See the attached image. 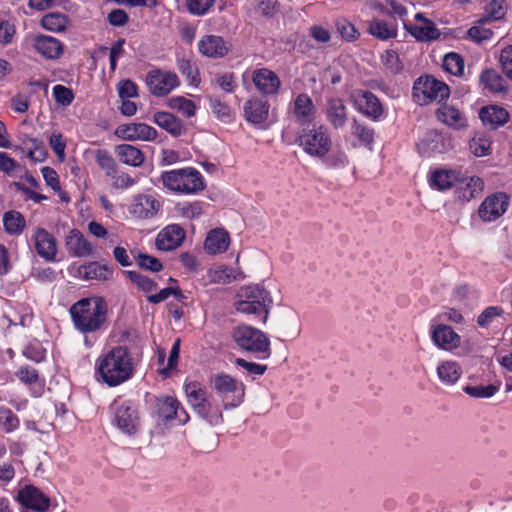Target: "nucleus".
<instances>
[{
    "label": "nucleus",
    "instance_id": "20e7f679",
    "mask_svg": "<svg viewBox=\"0 0 512 512\" xmlns=\"http://www.w3.org/2000/svg\"><path fill=\"white\" fill-rule=\"evenodd\" d=\"M233 340L241 349L258 354L260 359H267L271 355L270 340L257 328L237 327L233 332Z\"/></svg>",
    "mask_w": 512,
    "mask_h": 512
},
{
    "label": "nucleus",
    "instance_id": "f3484780",
    "mask_svg": "<svg viewBox=\"0 0 512 512\" xmlns=\"http://www.w3.org/2000/svg\"><path fill=\"white\" fill-rule=\"evenodd\" d=\"M484 189V182L480 177L472 176L458 179L455 195L461 202H468L479 197Z\"/></svg>",
    "mask_w": 512,
    "mask_h": 512
},
{
    "label": "nucleus",
    "instance_id": "0eeeda50",
    "mask_svg": "<svg viewBox=\"0 0 512 512\" xmlns=\"http://www.w3.org/2000/svg\"><path fill=\"white\" fill-rule=\"evenodd\" d=\"M300 147L313 157L322 158L329 153L332 140L328 130L323 125L304 128L298 138Z\"/></svg>",
    "mask_w": 512,
    "mask_h": 512
},
{
    "label": "nucleus",
    "instance_id": "a19ab883",
    "mask_svg": "<svg viewBox=\"0 0 512 512\" xmlns=\"http://www.w3.org/2000/svg\"><path fill=\"white\" fill-rule=\"evenodd\" d=\"M480 80L487 88H489L493 92H505L507 91V85L505 80L501 75L493 70L484 71Z\"/></svg>",
    "mask_w": 512,
    "mask_h": 512
},
{
    "label": "nucleus",
    "instance_id": "79ce46f5",
    "mask_svg": "<svg viewBox=\"0 0 512 512\" xmlns=\"http://www.w3.org/2000/svg\"><path fill=\"white\" fill-rule=\"evenodd\" d=\"M441 141V136L431 131L427 133L418 143L417 148L418 151L422 154H431L435 152H441L439 145Z\"/></svg>",
    "mask_w": 512,
    "mask_h": 512
},
{
    "label": "nucleus",
    "instance_id": "393cba45",
    "mask_svg": "<svg viewBox=\"0 0 512 512\" xmlns=\"http://www.w3.org/2000/svg\"><path fill=\"white\" fill-rule=\"evenodd\" d=\"M436 374L443 385L453 386L461 378L462 369L456 361L444 360L437 365Z\"/></svg>",
    "mask_w": 512,
    "mask_h": 512
},
{
    "label": "nucleus",
    "instance_id": "49530a36",
    "mask_svg": "<svg viewBox=\"0 0 512 512\" xmlns=\"http://www.w3.org/2000/svg\"><path fill=\"white\" fill-rule=\"evenodd\" d=\"M213 387L218 394L225 396L236 391L237 382L230 375L220 374L214 377Z\"/></svg>",
    "mask_w": 512,
    "mask_h": 512
},
{
    "label": "nucleus",
    "instance_id": "5fc2aeb1",
    "mask_svg": "<svg viewBox=\"0 0 512 512\" xmlns=\"http://www.w3.org/2000/svg\"><path fill=\"white\" fill-rule=\"evenodd\" d=\"M117 92L121 100L130 99L138 96L137 85L130 79L121 80L117 84Z\"/></svg>",
    "mask_w": 512,
    "mask_h": 512
},
{
    "label": "nucleus",
    "instance_id": "13d9d810",
    "mask_svg": "<svg viewBox=\"0 0 512 512\" xmlns=\"http://www.w3.org/2000/svg\"><path fill=\"white\" fill-rule=\"evenodd\" d=\"M503 314V309L498 306H489L477 317V324L481 327L488 326L492 320Z\"/></svg>",
    "mask_w": 512,
    "mask_h": 512
},
{
    "label": "nucleus",
    "instance_id": "f8f14e48",
    "mask_svg": "<svg viewBox=\"0 0 512 512\" xmlns=\"http://www.w3.org/2000/svg\"><path fill=\"white\" fill-rule=\"evenodd\" d=\"M431 339L438 348L445 351H453L461 345V336L446 324L432 325Z\"/></svg>",
    "mask_w": 512,
    "mask_h": 512
},
{
    "label": "nucleus",
    "instance_id": "4d7b16f0",
    "mask_svg": "<svg viewBox=\"0 0 512 512\" xmlns=\"http://www.w3.org/2000/svg\"><path fill=\"white\" fill-rule=\"evenodd\" d=\"M352 134L357 137L362 143L370 144L374 139V132L372 129L360 124L354 120L351 127Z\"/></svg>",
    "mask_w": 512,
    "mask_h": 512
},
{
    "label": "nucleus",
    "instance_id": "4468645a",
    "mask_svg": "<svg viewBox=\"0 0 512 512\" xmlns=\"http://www.w3.org/2000/svg\"><path fill=\"white\" fill-rule=\"evenodd\" d=\"M179 401L171 396L160 397L156 401L158 416L163 420H172L178 418L180 423L185 424L189 420V416L184 409L179 411Z\"/></svg>",
    "mask_w": 512,
    "mask_h": 512
},
{
    "label": "nucleus",
    "instance_id": "6ab92c4d",
    "mask_svg": "<svg viewBox=\"0 0 512 512\" xmlns=\"http://www.w3.org/2000/svg\"><path fill=\"white\" fill-rule=\"evenodd\" d=\"M252 80L256 88L264 95L277 94L281 86L277 74L267 68L255 70Z\"/></svg>",
    "mask_w": 512,
    "mask_h": 512
},
{
    "label": "nucleus",
    "instance_id": "9b49d317",
    "mask_svg": "<svg viewBox=\"0 0 512 512\" xmlns=\"http://www.w3.org/2000/svg\"><path fill=\"white\" fill-rule=\"evenodd\" d=\"M114 422L118 429L128 436L135 435L140 428L137 409L130 403H123L115 409Z\"/></svg>",
    "mask_w": 512,
    "mask_h": 512
},
{
    "label": "nucleus",
    "instance_id": "f257e3e1",
    "mask_svg": "<svg viewBox=\"0 0 512 512\" xmlns=\"http://www.w3.org/2000/svg\"><path fill=\"white\" fill-rule=\"evenodd\" d=\"M133 371V358L124 346L114 347L98 359L97 372L102 381L110 387L129 380Z\"/></svg>",
    "mask_w": 512,
    "mask_h": 512
},
{
    "label": "nucleus",
    "instance_id": "c03bdc74",
    "mask_svg": "<svg viewBox=\"0 0 512 512\" xmlns=\"http://www.w3.org/2000/svg\"><path fill=\"white\" fill-rule=\"evenodd\" d=\"M168 106L173 109L177 110L178 112L182 113L186 117H192L196 113V105L195 103L187 99L183 96H176L172 97L168 101Z\"/></svg>",
    "mask_w": 512,
    "mask_h": 512
},
{
    "label": "nucleus",
    "instance_id": "412c9836",
    "mask_svg": "<svg viewBox=\"0 0 512 512\" xmlns=\"http://www.w3.org/2000/svg\"><path fill=\"white\" fill-rule=\"evenodd\" d=\"M479 117L484 126L496 130L508 122L509 113L503 107L492 105L481 108Z\"/></svg>",
    "mask_w": 512,
    "mask_h": 512
},
{
    "label": "nucleus",
    "instance_id": "a18cd8bd",
    "mask_svg": "<svg viewBox=\"0 0 512 512\" xmlns=\"http://www.w3.org/2000/svg\"><path fill=\"white\" fill-rule=\"evenodd\" d=\"M96 162L106 175L114 178L117 173V164L111 154L103 149H98L95 153Z\"/></svg>",
    "mask_w": 512,
    "mask_h": 512
},
{
    "label": "nucleus",
    "instance_id": "774afa93",
    "mask_svg": "<svg viewBox=\"0 0 512 512\" xmlns=\"http://www.w3.org/2000/svg\"><path fill=\"white\" fill-rule=\"evenodd\" d=\"M41 173L48 186H50L54 191H60L58 174L53 168L48 166L42 167Z\"/></svg>",
    "mask_w": 512,
    "mask_h": 512
},
{
    "label": "nucleus",
    "instance_id": "052dcab7",
    "mask_svg": "<svg viewBox=\"0 0 512 512\" xmlns=\"http://www.w3.org/2000/svg\"><path fill=\"white\" fill-rule=\"evenodd\" d=\"M215 0H187V7L194 15H204L213 6Z\"/></svg>",
    "mask_w": 512,
    "mask_h": 512
},
{
    "label": "nucleus",
    "instance_id": "72a5a7b5",
    "mask_svg": "<svg viewBox=\"0 0 512 512\" xmlns=\"http://www.w3.org/2000/svg\"><path fill=\"white\" fill-rule=\"evenodd\" d=\"M327 119L335 128H342L347 121L346 106L340 99H332L327 106Z\"/></svg>",
    "mask_w": 512,
    "mask_h": 512
},
{
    "label": "nucleus",
    "instance_id": "37998d69",
    "mask_svg": "<svg viewBox=\"0 0 512 512\" xmlns=\"http://www.w3.org/2000/svg\"><path fill=\"white\" fill-rule=\"evenodd\" d=\"M124 273L139 290L145 293L152 292L157 288L155 281L137 271L127 270Z\"/></svg>",
    "mask_w": 512,
    "mask_h": 512
},
{
    "label": "nucleus",
    "instance_id": "4c0bfd02",
    "mask_svg": "<svg viewBox=\"0 0 512 512\" xmlns=\"http://www.w3.org/2000/svg\"><path fill=\"white\" fill-rule=\"evenodd\" d=\"M4 229L8 234H20L25 228L26 221L18 211H9L3 215Z\"/></svg>",
    "mask_w": 512,
    "mask_h": 512
},
{
    "label": "nucleus",
    "instance_id": "a211bd4d",
    "mask_svg": "<svg viewBox=\"0 0 512 512\" xmlns=\"http://www.w3.org/2000/svg\"><path fill=\"white\" fill-rule=\"evenodd\" d=\"M201 54L209 58H222L230 50V45L218 35H205L198 42Z\"/></svg>",
    "mask_w": 512,
    "mask_h": 512
},
{
    "label": "nucleus",
    "instance_id": "a878e982",
    "mask_svg": "<svg viewBox=\"0 0 512 512\" xmlns=\"http://www.w3.org/2000/svg\"><path fill=\"white\" fill-rule=\"evenodd\" d=\"M123 137L128 140L151 141L157 137V131L145 123H131L119 128Z\"/></svg>",
    "mask_w": 512,
    "mask_h": 512
},
{
    "label": "nucleus",
    "instance_id": "603ef678",
    "mask_svg": "<svg viewBox=\"0 0 512 512\" xmlns=\"http://www.w3.org/2000/svg\"><path fill=\"white\" fill-rule=\"evenodd\" d=\"M0 426L6 433H11L19 426L18 417L8 408H0Z\"/></svg>",
    "mask_w": 512,
    "mask_h": 512
},
{
    "label": "nucleus",
    "instance_id": "ea45409f",
    "mask_svg": "<svg viewBox=\"0 0 512 512\" xmlns=\"http://www.w3.org/2000/svg\"><path fill=\"white\" fill-rule=\"evenodd\" d=\"M69 20L65 14L54 12L43 16L42 27L52 32H61L66 29Z\"/></svg>",
    "mask_w": 512,
    "mask_h": 512
},
{
    "label": "nucleus",
    "instance_id": "bb28decb",
    "mask_svg": "<svg viewBox=\"0 0 512 512\" xmlns=\"http://www.w3.org/2000/svg\"><path fill=\"white\" fill-rule=\"evenodd\" d=\"M293 114L297 121L304 124L310 122L315 114L312 99L305 93L299 94L294 100Z\"/></svg>",
    "mask_w": 512,
    "mask_h": 512
},
{
    "label": "nucleus",
    "instance_id": "7ed1b4c3",
    "mask_svg": "<svg viewBox=\"0 0 512 512\" xmlns=\"http://www.w3.org/2000/svg\"><path fill=\"white\" fill-rule=\"evenodd\" d=\"M234 307L237 312L243 314H264L263 322L268 317V306L270 301L269 293L259 285L241 287L236 294Z\"/></svg>",
    "mask_w": 512,
    "mask_h": 512
},
{
    "label": "nucleus",
    "instance_id": "e433bc0d",
    "mask_svg": "<svg viewBox=\"0 0 512 512\" xmlns=\"http://www.w3.org/2000/svg\"><path fill=\"white\" fill-rule=\"evenodd\" d=\"M79 274L85 279L107 280L111 277L112 271L105 265L92 262L81 266Z\"/></svg>",
    "mask_w": 512,
    "mask_h": 512
},
{
    "label": "nucleus",
    "instance_id": "0e129e2a",
    "mask_svg": "<svg viewBox=\"0 0 512 512\" xmlns=\"http://www.w3.org/2000/svg\"><path fill=\"white\" fill-rule=\"evenodd\" d=\"M235 363H236L237 366L242 367L243 369H245L251 375L261 376L267 370V366L266 365H261V364H257V363H254V362H249V361H247V360H245L243 358H237L235 360Z\"/></svg>",
    "mask_w": 512,
    "mask_h": 512
},
{
    "label": "nucleus",
    "instance_id": "5701e85b",
    "mask_svg": "<svg viewBox=\"0 0 512 512\" xmlns=\"http://www.w3.org/2000/svg\"><path fill=\"white\" fill-rule=\"evenodd\" d=\"M269 109L268 101L252 98L244 104V116L253 124H261L267 120Z\"/></svg>",
    "mask_w": 512,
    "mask_h": 512
},
{
    "label": "nucleus",
    "instance_id": "680f3d73",
    "mask_svg": "<svg viewBox=\"0 0 512 512\" xmlns=\"http://www.w3.org/2000/svg\"><path fill=\"white\" fill-rule=\"evenodd\" d=\"M503 73L512 80V45L502 49L499 57Z\"/></svg>",
    "mask_w": 512,
    "mask_h": 512
},
{
    "label": "nucleus",
    "instance_id": "39448f33",
    "mask_svg": "<svg viewBox=\"0 0 512 512\" xmlns=\"http://www.w3.org/2000/svg\"><path fill=\"white\" fill-rule=\"evenodd\" d=\"M161 178L165 187L176 192L196 193L205 187L203 177L193 168L168 171Z\"/></svg>",
    "mask_w": 512,
    "mask_h": 512
},
{
    "label": "nucleus",
    "instance_id": "4be33fe9",
    "mask_svg": "<svg viewBox=\"0 0 512 512\" xmlns=\"http://www.w3.org/2000/svg\"><path fill=\"white\" fill-rule=\"evenodd\" d=\"M65 244L68 253L74 257L89 256L93 250L91 243L85 239L80 231L76 229L69 232L66 237Z\"/></svg>",
    "mask_w": 512,
    "mask_h": 512
},
{
    "label": "nucleus",
    "instance_id": "338daca9",
    "mask_svg": "<svg viewBox=\"0 0 512 512\" xmlns=\"http://www.w3.org/2000/svg\"><path fill=\"white\" fill-rule=\"evenodd\" d=\"M110 25L122 27L127 24L129 16L123 9H113L107 16Z\"/></svg>",
    "mask_w": 512,
    "mask_h": 512
},
{
    "label": "nucleus",
    "instance_id": "09e8293b",
    "mask_svg": "<svg viewBox=\"0 0 512 512\" xmlns=\"http://www.w3.org/2000/svg\"><path fill=\"white\" fill-rule=\"evenodd\" d=\"M443 68L452 75H461L464 71V60L457 53H448L443 58Z\"/></svg>",
    "mask_w": 512,
    "mask_h": 512
},
{
    "label": "nucleus",
    "instance_id": "69168bd1",
    "mask_svg": "<svg viewBox=\"0 0 512 512\" xmlns=\"http://www.w3.org/2000/svg\"><path fill=\"white\" fill-rule=\"evenodd\" d=\"M180 353V339H177L174 344L172 345V348L169 353V358L167 362V366L163 369H160L159 372L165 376L168 375V372L176 367L177 360L179 358Z\"/></svg>",
    "mask_w": 512,
    "mask_h": 512
},
{
    "label": "nucleus",
    "instance_id": "ddd939ff",
    "mask_svg": "<svg viewBox=\"0 0 512 512\" xmlns=\"http://www.w3.org/2000/svg\"><path fill=\"white\" fill-rule=\"evenodd\" d=\"M17 499L19 502L37 512H46L51 506L49 497H47L40 489L28 485L18 492Z\"/></svg>",
    "mask_w": 512,
    "mask_h": 512
},
{
    "label": "nucleus",
    "instance_id": "f704fd0d",
    "mask_svg": "<svg viewBox=\"0 0 512 512\" xmlns=\"http://www.w3.org/2000/svg\"><path fill=\"white\" fill-rule=\"evenodd\" d=\"M368 32L377 39L388 40L397 36V26L374 18L369 22Z\"/></svg>",
    "mask_w": 512,
    "mask_h": 512
},
{
    "label": "nucleus",
    "instance_id": "58836bf2",
    "mask_svg": "<svg viewBox=\"0 0 512 512\" xmlns=\"http://www.w3.org/2000/svg\"><path fill=\"white\" fill-rule=\"evenodd\" d=\"M458 177L454 171L438 170L432 174L431 185L438 190H447L456 186Z\"/></svg>",
    "mask_w": 512,
    "mask_h": 512
},
{
    "label": "nucleus",
    "instance_id": "7c9ffc66",
    "mask_svg": "<svg viewBox=\"0 0 512 512\" xmlns=\"http://www.w3.org/2000/svg\"><path fill=\"white\" fill-rule=\"evenodd\" d=\"M154 122L173 136H180L185 132L182 121L169 112H156Z\"/></svg>",
    "mask_w": 512,
    "mask_h": 512
},
{
    "label": "nucleus",
    "instance_id": "f03ea898",
    "mask_svg": "<svg viewBox=\"0 0 512 512\" xmlns=\"http://www.w3.org/2000/svg\"><path fill=\"white\" fill-rule=\"evenodd\" d=\"M73 324L87 334L99 330L107 319V305L102 297L83 298L70 308Z\"/></svg>",
    "mask_w": 512,
    "mask_h": 512
},
{
    "label": "nucleus",
    "instance_id": "9d476101",
    "mask_svg": "<svg viewBox=\"0 0 512 512\" xmlns=\"http://www.w3.org/2000/svg\"><path fill=\"white\" fill-rule=\"evenodd\" d=\"M509 206V197L506 193L497 192L487 196L478 208L477 214L484 222H493L499 219Z\"/></svg>",
    "mask_w": 512,
    "mask_h": 512
},
{
    "label": "nucleus",
    "instance_id": "dca6fc26",
    "mask_svg": "<svg viewBox=\"0 0 512 512\" xmlns=\"http://www.w3.org/2000/svg\"><path fill=\"white\" fill-rule=\"evenodd\" d=\"M185 238V231L177 224L165 227L156 238V247L162 251H171L178 248Z\"/></svg>",
    "mask_w": 512,
    "mask_h": 512
},
{
    "label": "nucleus",
    "instance_id": "423d86ee",
    "mask_svg": "<svg viewBox=\"0 0 512 512\" xmlns=\"http://www.w3.org/2000/svg\"><path fill=\"white\" fill-rule=\"evenodd\" d=\"M187 403L193 411L211 424L218 425L222 420V414H213L212 397L198 382H190L185 385Z\"/></svg>",
    "mask_w": 512,
    "mask_h": 512
},
{
    "label": "nucleus",
    "instance_id": "e2e57ef3",
    "mask_svg": "<svg viewBox=\"0 0 512 512\" xmlns=\"http://www.w3.org/2000/svg\"><path fill=\"white\" fill-rule=\"evenodd\" d=\"M467 36L471 40L481 43L483 41L489 40L493 36V31L488 28H484L481 26H473L468 29Z\"/></svg>",
    "mask_w": 512,
    "mask_h": 512
},
{
    "label": "nucleus",
    "instance_id": "c9c22d12",
    "mask_svg": "<svg viewBox=\"0 0 512 512\" xmlns=\"http://www.w3.org/2000/svg\"><path fill=\"white\" fill-rule=\"evenodd\" d=\"M279 333L289 339H296L301 334V322L297 314L287 313L279 324Z\"/></svg>",
    "mask_w": 512,
    "mask_h": 512
},
{
    "label": "nucleus",
    "instance_id": "de8ad7c7",
    "mask_svg": "<svg viewBox=\"0 0 512 512\" xmlns=\"http://www.w3.org/2000/svg\"><path fill=\"white\" fill-rule=\"evenodd\" d=\"M463 391L467 395L472 397V398L488 399V398L493 397L497 393L498 386L493 385V384H489V385H486V386H483V385H478V386L466 385V386L463 387Z\"/></svg>",
    "mask_w": 512,
    "mask_h": 512
},
{
    "label": "nucleus",
    "instance_id": "c756f323",
    "mask_svg": "<svg viewBox=\"0 0 512 512\" xmlns=\"http://www.w3.org/2000/svg\"><path fill=\"white\" fill-rule=\"evenodd\" d=\"M359 110L374 119L379 118L383 109L379 99L370 91L362 92L356 100Z\"/></svg>",
    "mask_w": 512,
    "mask_h": 512
},
{
    "label": "nucleus",
    "instance_id": "c85d7f7f",
    "mask_svg": "<svg viewBox=\"0 0 512 512\" xmlns=\"http://www.w3.org/2000/svg\"><path fill=\"white\" fill-rule=\"evenodd\" d=\"M438 119L456 130L466 127L465 116L452 105H442L437 111Z\"/></svg>",
    "mask_w": 512,
    "mask_h": 512
},
{
    "label": "nucleus",
    "instance_id": "b1692460",
    "mask_svg": "<svg viewBox=\"0 0 512 512\" xmlns=\"http://www.w3.org/2000/svg\"><path fill=\"white\" fill-rule=\"evenodd\" d=\"M33 46L38 53L47 59H57L63 54L62 43L51 36L39 35L35 37Z\"/></svg>",
    "mask_w": 512,
    "mask_h": 512
},
{
    "label": "nucleus",
    "instance_id": "bf43d9fd",
    "mask_svg": "<svg viewBox=\"0 0 512 512\" xmlns=\"http://www.w3.org/2000/svg\"><path fill=\"white\" fill-rule=\"evenodd\" d=\"M53 95L56 102L63 106L70 105L74 99L72 90L60 84L53 87Z\"/></svg>",
    "mask_w": 512,
    "mask_h": 512
},
{
    "label": "nucleus",
    "instance_id": "6e6d98bb",
    "mask_svg": "<svg viewBox=\"0 0 512 512\" xmlns=\"http://www.w3.org/2000/svg\"><path fill=\"white\" fill-rule=\"evenodd\" d=\"M178 69L189 80L190 84L196 85L199 82L197 68L190 60L180 59Z\"/></svg>",
    "mask_w": 512,
    "mask_h": 512
},
{
    "label": "nucleus",
    "instance_id": "cd10ccee",
    "mask_svg": "<svg viewBox=\"0 0 512 512\" xmlns=\"http://www.w3.org/2000/svg\"><path fill=\"white\" fill-rule=\"evenodd\" d=\"M159 209V202L150 195H139L135 198L131 212L138 218H150Z\"/></svg>",
    "mask_w": 512,
    "mask_h": 512
},
{
    "label": "nucleus",
    "instance_id": "6e6552de",
    "mask_svg": "<svg viewBox=\"0 0 512 512\" xmlns=\"http://www.w3.org/2000/svg\"><path fill=\"white\" fill-rule=\"evenodd\" d=\"M450 88L431 76L419 77L413 86V97L421 105L442 101L449 97Z\"/></svg>",
    "mask_w": 512,
    "mask_h": 512
},
{
    "label": "nucleus",
    "instance_id": "2eb2a0df",
    "mask_svg": "<svg viewBox=\"0 0 512 512\" xmlns=\"http://www.w3.org/2000/svg\"><path fill=\"white\" fill-rule=\"evenodd\" d=\"M34 247L37 254L47 261L55 259L57 244L54 236L44 228H37L33 234Z\"/></svg>",
    "mask_w": 512,
    "mask_h": 512
},
{
    "label": "nucleus",
    "instance_id": "8fccbe9b",
    "mask_svg": "<svg viewBox=\"0 0 512 512\" xmlns=\"http://www.w3.org/2000/svg\"><path fill=\"white\" fill-rule=\"evenodd\" d=\"M134 260L138 267L147 271L159 272L163 268L162 263L156 257L146 253L138 252L134 256Z\"/></svg>",
    "mask_w": 512,
    "mask_h": 512
},
{
    "label": "nucleus",
    "instance_id": "3c124183",
    "mask_svg": "<svg viewBox=\"0 0 512 512\" xmlns=\"http://www.w3.org/2000/svg\"><path fill=\"white\" fill-rule=\"evenodd\" d=\"M469 148L476 157H483L491 153V141L484 135L475 136L471 139Z\"/></svg>",
    "mask_w": 512,
    "mask_h": 512
},
{
    "label": "nucleus",
    "instance_id": "aec40b11",
    "mask_svg": "<svg viewBox=\"0 0 512 512\" xmlns=\"http://www.w3.org/2000/svg\"><path fill=\"white\" fill-rule=\"evenodd\" d=\"M229 244V233L223 228H216L207 234L204 241V249L208 254L215 255L225 252Z\"/></svg>",
    "mask_w": 512,
    "mask_h": 512
},
{
    "label": "nucleus",
    "instance_id": "2f4dec72",
    "mask_svg": "<svg viewBox=\"0 0 512 512\" xmlns=\"http://www.w3.org/2000/svg\"><path fill=\"white\" fill-rule=\"evenodd\" d=\"M405 29L418 41L429 42L440 36V31L434 22H427L419 25H408L404 23Z\"/></svg>",
    "mask_w": 512,
    "mask_h": 512
},
{
    "label": "nucleus",
    "instance_id": "864d4df0",
    "mask_svg": "<svg viewBox=\"0 0 512 512\" xmlns=\"http://www.w3.org/2000/svg\"><path fill=\"white\" fill-rule=\"evenodd\" d=\"M487 17L483 18L481 22L488 20H498L505 15V0H493L486 7Z\"/></svg>",
    "mask_w": 512,
    "mask_h": 512
},
{
    "label": "nucleus",
    "instance_id": "1a4fd4ad",
    "mask_svg": "<svg viewBox=\"0 0 512 512\" xmlns=\"http://www.w3.org/2000/svg\"><path fill=\"white\" fill-rule=\"evenodd\" d=\"M146 85L152 95L165 96L179 85V78L173 72L154 69L148 72Z\"/></svg>",
    "mask_w": 512,
    "mask_h": 512
},
{
    "label": "nucleus",
    "instance_id": "473e14b6",
    "mask_svg": "<svg viewBox=\"0 0 512 512\" xmlns=\"http://www.w3.org/2000/svg\"><path fill=\"white\" fill-rule=\"evenodd\" d=\"M119 160L126 165L139 167L143 164L145 156L140 149L130 144H122L116 147Z\"/></svg>",
    "mask_w": 512,
    "mask_h": 512
}]
</instances>
